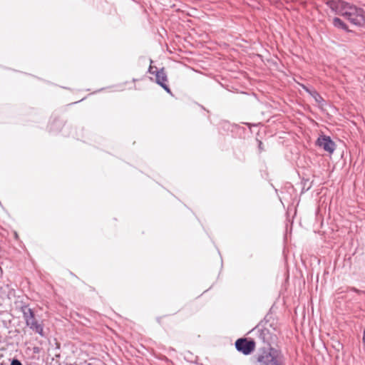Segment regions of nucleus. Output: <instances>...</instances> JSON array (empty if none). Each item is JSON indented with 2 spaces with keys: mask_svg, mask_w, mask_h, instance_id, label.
<instances>
[{
  "mask_svg": "<svg viewBox=\"0 0 365 365\" xmlns=\"http://www.w3.org/2000/svg\"><path fill=\"white\" fill-rule=\"evenodd\" d=\"M327 4L331 10L345 16L350 23L365 21L364 11L361 9L341 1H329Z\"/></svg>",
  "mask_w": 365,
  "mask_h": 365,
  "instance_id": "obj_3",
  "label": "nucleus"
},
{
  "mask_svg": "<svg viewBox=\"0 0 365 365\" xmlns=\"http://www.w3.org/2000/svg\"><path fill=\"white\" fill-rule=\"evenodd\" d=\"M258 143H259V145H258L259 150L260 151L263 150V147H262V141L259 140V141H258Z\"/></svg>",
  "mask_w": 365,
  "mask_h": 365,
  "instance_id": "obj_18",
  "label": "nucleus"
},
{
  "mask_svg": "<svg viewBox=\"0 0 365 365\" xmlns=\"http://www.w3.org/2000/svg\"><path fill=\"white\" fill-rule=\"evenodd\" d=\"M316 145L329 153H333L336 149L335 143L329 136L325 135H322L317 138Z\"/></svg>",
  "mask_w": 365,
  "mask_h": 365,
  "instance_id": "obj_6",
  "label": "nucleus"
},
{
  "mask_svg": "<svg viewBox=\"0 0 365 365\" xmlns=\"http://www.w3.org/2000/svg\"><path fill=\"white\" fill-rule=\"evenodd\" d=\"M334 23H342V21L339 18H334Z\"/></svg>",
  "mask_w": 365,
  "mask_h": 365,
  "instance_id": "obj_19",
  "label": "nucleus"
},
{
  "mask_svg": "<svg viewBox=\"0 0 365 365\" xmlns=\"http://www.w3.org/2000/svg\"><path fill=\"white\" fill-rule=\"evenodd\" d=\"M352 26H365V24H351Z\"/></svg>",
  "mask_w": 365,
  "mask_h": 365,
  "instance_id": "obj_20",
  "label": "nucleus"
},
{
  "mask_svg": "<svg viewBox=\"0 0 365 365\" xmlns=\"http://www.w3.org/2000/svg\"><path fill=\"white\" fill-rule=\"evenodd\" d=\"M47 129L49 133L53 134L61 133L63 136H73L78 139L82 137L76 131L73 130L71 125H66L63 119L53 115L51 117Z\"/></svg>",
  "mask_w": 365,
  "mask_h": 365,
  "instance_id": "obj_4",
  "label": "nucleus"
},
{
  "mask_svg": "<svg viewBox=\"0 0 365 365\" xmlns=\"http://www.w3.org/2000/svg\"><path fill=\"white\" fill-rule=\"evenodd\" d=\"M255 360L257 365H286L287 358L279 347L264 346L258 349Z\"/></svg>",
  "mask_w": 365,
  "mask_h": 365,
  "instance_id": "obj_2",
  "label": "nucleus"
},
{
  "mask_svg": "<svg viewBox=\"0 0 365 365\" xmlns=\"http://www.w3.org/2000/svg\"><path fill=\"white\" fill-rule=\"evenodd\" d=\"M14 236H15V238H16V239H17V238H18V237H19V236H18V234H17L16 232H14Z\"/></svg>",
  "mask_w": 365,
  "mask_h": 365,
  "instance_id": "obj_21",
  "label": "nucleus"
},
{
  "mask_svg": "<svg viewBox=\"0 0 365 365\" xmlns=\"http://www.w3.org/2000/svg\"><path fill=\"white\" fill-rule=\"evenodd\" d=\"M155 79V82L162 87L168 93L172 94L169 86L167 84L168 76L165 68L162 67L160 71H156V75L154 76Z\"/></svg>",
  "mask_w": 365,
  "mask_h": 365,
  "instance_id": "obj_7",
  "label": "nucleus"
},
{
  "mask_svg": "<svg viewBox=\"0 0 365 365\" xmlns=\"http://www.w3.org/2000/svg\"><path fill=\"white\" fill-rule=\"evenodd\" d=\"M138 354H141L142 355L145 356V352H148V350L143 344H140L138 345Z\"/></svg>",
  "mask_w": 365,
  "mask_h": 365,
  "instance_id": "obj_12",
  "label": "nucleus"
},
{
  "mask_svg": "<svg viewBox=\"0 0 365 365\" xmlns=\"http://www.w3.org/2000/svg\"><path fill=\"white\" fill-rule=\"evenodd\" d=\"M334 26H336L339 29L346 32H353V30L349 28L348 24H334Z\"/></svg>",
  "mask_w": 365,
  "mask_h": 365,
  "instance_id": "obj_11",
  "label": "nucleus"
},
{
  "mask_svg": "<svg viewBox=\"0 0 365 365\" xmlns=\"http://www.w3.org/2000/svg\"><path fill=\"white\" fill-rule=\"evenodd\" d=\"M301 87L309 95L312 93V91H313L314 89H310L307 86H306L304 84H301Z\"/></svg>",
  "mask_w": 365,
  "mask_h": 365,
  "instance_id": "obj_15",
  "label": "nucleus"
},
{
  "mask_svg": "<svg viewBox=\"0 0 365 365\" xmlns=\"http://www.w3.org/2000/svg\"><path fill=\"white\" fill-rule=\"evenodd\" d=\"M156 71H160V68H157L156 66L150 65L148 68L149 73L155 76L156 75Z\"/></svg>",
  "mask_w": 365,
  "mask_h": 365,
  "instance_id": "obj_13",
  "label": "nucleus"
},
{
  "mask_svg": "<svg viewBox=\"0 0 365 365\" xmlns=\"http://www.w3.org/2000/svg\"><path fill=\"white\" fill-rule=\"evenodd\" d=\"M135 78H133V83H133L134 86H135Z\"/></svg>",
  "mask_w": 365,
  "mask_h": 365,
  "instance_id": "obj_22",
  "label": "nucleus"
},
{
  "mask_svg": "<svg viewBox=\"0 0 365 365\" xmlns=\"http://www.w3.org/2000/svg\"><path fill=\"white\" fill-rule=\"evenodd\" d=\"M115 87H116V89L115 91H123L124 90L123 84L117 85V86H115Z\"/></svg>",
  "mask_w": 365,
  "mask_h": 365,
  "instance_id": "obj_16",
  "label": "nucleus"
},
{
  "mask_svg": "<svg viewBox=\"0 0 365 365\" xmlns=\"http://www.w3.org/2000/svg\"><path fill=\"white\" fill-rule=\"evenodd\" d=\"M350 290H351V291H352V292H356V293H357V294H360V293H362V292H363L362 291H361V290H359V289H356V288H355V287H351V288H350Z\"/></svg>",
  "mask_w": 365,
  "mask_h": 365,
  "instance_id": "obj_17",
  "label": "nucleus"
},
{
  "mask_svg": "<svg viewBox=\"0 0 365 365\" xmlns=\"http://www.w3.org/2000/svg\"><path fill=\"white\" fill-rule=\"evenodd\" d=\"M10 365H23L22 363L16 358H13L11 360Z\"/></svg>",
  "mask_w": 365,
  "mask_h": 365,
  "instance_id": "obj_14",
  "label": "nucleus"
},
{
  "mask_svg": "<svg viewBox=\"0 0 365 365\" xmlns=\"http://www.w3.org/2000/svg\"><path fill=\"white\" fill-rule=\"evenodd\" d=\"M22 312L26 323L27 322V320L29 319V321H31V319H34L35 318V313L32 309L24 307L22 308Z\"/></svg>",
  "mask_w": 365,
  "mask_h": 365,
  "instance_id": "obj_9",
  "label": "nucleus"
},
{
  "mask_svg": "<svg viewBox=\"0 0 365 365\" xmlns=\"http://www.w3.org/2000/svg\"><path fill=\"white\" fill-rule=\"evenodd\" d=\"M250 332L256 336L258 341L269 346L277 342L280 330L277 321L267 314Z\"/></svg>",
  "mask_w": 365,
  "mask_h": 365,
  "instance_id": "obj_1",
  "label": "nucleus"
},
{
  "mask_svg": "<svg viewBox=\"0 0 365 365\" xmlns=\"http://www.w3.org/2000/svg\"><path fill=\"white\" fill-rule=\"evenodd\" d=\"M310 96L315 100V101L318 103L323 104L324 102V98L321 96V95L316 91L313 90Z\"/></svg>",
  "mask_w": 365,
  "mask_h": 365,
  "instance_id": "obj_10",
  "label": "nucleus"
},
{
  "mask_svg": "<svg viewBox=\"0 0 365 365\" xmlns=\"http://www.w3.org/2000/svg\"><path fill=\"white\" fill-rule=\"evenodd\" d=\"M235 346L237 351L244 355H249L255 350L256 343L252 339L240 338L236 340Z\"/></svg>",
  "mask_w": 365,
  "mask_h": 365,
  "instance_id": "obj_5",
  "label": "nucleus"
},
{
  "mask_svg": "<svg viewBox=\"0 0 365 365\" xmlns=\"http://www.w3.org/2000/svg\"><path fill=\"white\" fill-rule=\"evenodd\" d=\"M26 324L35 333L38 334L41 336H45V332L43 331V325L34 318V319H31V321L27 320Z\"/></svg>",
  "mask_w": 365,
  "mask_h": 365,
  "instance_id": "obj_8",
  "label": "nucleus"
},
{
  "mask_svg": "<svg viewBox=\"0 0 365 365\" xmlns=\"http://www.w3.org/2000/svg\"><path fill=\"white\" fill-rule=\"evenodd\" d=\"M187 23H191V20H187Z\"/></svg>",
  "mask_w": 365,
  "mask_h": 365,
  "instance_id": "obj_23",
  "label": "nucleus"
}]
</instances>
